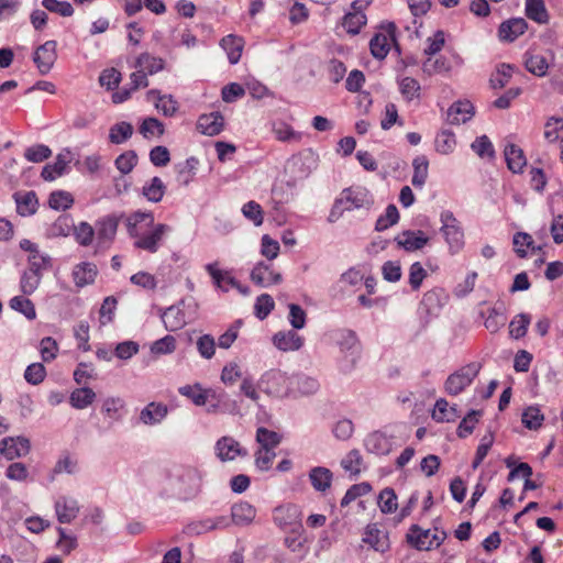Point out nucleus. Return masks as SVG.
Instances as JSON below:
<instances>
[{"mask_svg":"<svg viewBox=\"0 0 563 563\" xmlns=\"http://www.w3.org/2000/svg\"><path fill=\"white\" fill-rule=\"evenodd\" d=\"M374 203L369 191L361 186L349 187L341 191L328 216L330 223L336 222L346 211L356 209H369Z\"/></svg>","mask_w":563,"mask_h":563,"instance_id":"nucleus-1","label":"nucleus"},{"mask_svg":"<svg viewBox=\"0 0 563 563\" xmlns=\"http://www.w3.org/2000/svg\"><path fill=\"white\" fill-rule=\"evenodd\" d=\"M258 388L265 394L274 397L289 396L294 388L291 387V377L279 369H271L264 373L258 383Z\"/></svg>","mask_w":563,"mask_h":563,"instance_id":"nucleus-2","label":"nucleus"},{"mask_svg":"<svg viewBox=\"0 0 563 563\" xmlns=\"http://www.w3.org/2000/svg\"><path fill=\"white\" fill-rule=\"evenodd\" d=\"M481 368L479 363L472 362L449 375L444 382L445 393L450 396L460 395L477 377Z\"/></svg>","mask_w":563,"mask_h":563,"instance_id":"nucleus-3","label":"nucleus"},{"mask_svg":"<svg viewBox=\"0 0 563 563\" xmlns=\"http://www.w3.org/2000/svg\"><path fill=\"white\" fill-rule=\"evenodd\" d=\"M440 222L442 224L440 231L449 245L450 252L452 254L460 252L464 245V233L453 212L450 210L442 211Z\"/></svg>","mask_w":563,"mask_h":563,"instance_id":"nucleus-4","label":"nucleus"},{"mask_svg":"<svg viewBox=\"0 0 563 563\" xmlns=\"http://www.w3.org/2000/svg\"><path fill=\"white\" fill-rule=\"evenodd\" d=\"M202 477V472L197 467H181L176 475L178 495L184 499L195 497L201 488Z\"/></svg>","mask_w":563,"mask_h":563,"instance_id":"nucleus-5","label":"nucleus"},{"mask_svg":"<svg viewBox=\"0 0 563 563\" xmlns=\"http://www.w3.org/2000/svg\"><path fill=\"white\" fill-rule=\"evenodd\" d=\"M152 227L151 232L141 234L139 231V236H133L135 239L134 247L148 253H156L159 250L164 236L172 231V227L165 223H157Z\"/></svg>","mask_w":563,"mask_h":563,"instance_id":"nucleus-6","label":"nucleus"},{"mask_svg":"<svg viewBox=\"0 0 563 563\" xmlns=\"http://www.w3.org/2000/svg\"><path fill=\"white\" fill-rule=\"evenodd\" d=\"M446 534L444 531L431 533V530H422L419 526L413 525L408 534V541L418 550H430L440 547Z\"/></svg>","mask_w":563,"mask_h":563,"instance_id":"nucleus-7","label":"nucleus"},{"mask_svg":"<svg viewBox=\"0 0 563 563\" xmlns=\"http://www.w3.org/2000/svg\"><path fill=\"white\" fill-rule=\"evenodd\" d=\"M214 452L221 462H231L238 456L246 457L249 455L247 450L230 435H223L217 440Z\"/></svg>","mask_w":563,"mask_h":563,"instance_id":"nucleus-8","label":"nucleus"},{"mask_svg":"<svg viewBox=\"0 0 563 563\" xmlns=\"http://www.w3.org/2000/svg\"><path fill=\"white\" fill-rule=\"evenodd\" d=\"M56 47V41L51 40L46 41L35 49L33 54V62L41 75L48 74L53 68L57 59Z\"/></svg>","mask_w":563,"mask_h":563,"instance_id":"nucleus-9","label":"nucleus"},{"mask_svg":"<svg viewBox=\"0 0 563 563\" xmlns=\"http://www.w3.org/2000/svg\"><path fill=\"white\" fill-rule=\"evenodd\" d=\"M30 449V440L24 437H8L2 439L0 442V453L7 460H14L18 457L25 456L26 454H29Z\"/></svg>","mask_w":563,"mask_h":563,"instance_id":"nucleus-10","label":"nucleus"},{"mask_svg":"<svg viewBox=\"0 0 563 563\" xmlns=\"http://www.w3.org/2000/svg\"><path fill=\"white\" fill-rule=\"evenodd\" d=\"M251 280L261 287H268L271 285L280 284L283 277L279 273L273 269L271 264L260 262L251 272Z\"/></svg>","mask_w":563,"mask_h":563,"instance_id":"nucleus-11","label":"nucleus"},{"mask_svg":"<svg viewBox=\"0 0 563 563\" xmlns=\"http://www.w3.org/2000/svg\"><path fill=\"white\" fill-rule=\"evenodd\" d=\"M184 305L185 301L181 300L162 312L161 318L167 331L174 332L183 329L187 324V316L183 308Z\"/></svg>","mask_w":563,"mask_h":563,"instance_id":"nucleus-12","label":"nucleus"},{"mask_svg":"<svg viewBox=\"0 0 563 563\" xmlns=\"http://www.w3.org/2000/svg\"><path fill=\"white\" fill-rule=\"evenodd\" d=\"M168 415V407L164 402L151 401L148 402L139 415V420L144 426L161 424Z\"/></svg>","mask_w":563,"mask_h":563,"instance_id":"nucleus-13","label":"nucleus"},{"mask_svg":"<svg viewBox=\"0 0 563 563\" xmlns=\"http://www.w3.org/2000/svg\"><path fill=\"white\" fill-rule=\"evenodd\" d=\"M397 245L407 252L422 250L429 242V238L421 230H407L395 239Z\"/></svg>","mask_w":563,"mask_h":563,"instance_id":"nucleus-14","label":"nucleus"},{"mask_svg":"<svg viewBox=\"0 0 563 563\" xmlns=\"http://www.w3.org/2000/svg\"><path fill=\"white\" fill-rule=\"evenodd\" d=\"M364 446L368 453L387 455L393 450V441L384 432L374 431L365 438Z\"/></svg>","mask_w":563,"mask_h":563,"instance_id":"nucleus-15","label":"nucleus"},{"mask_svg":"<svg viewBox=\"0 0 563 563\" xmlns=\"http://www.w3.org/2000/svg\"><path fill=\"white\" fill-rule=\"evenodd\" d=\"M13 200L16 206V212L21 217H31L38 209V199L33 190L16 191L13 194Z\"/></svg>","mask_w":563,"mask_h":563,"instance_id":"nucleus-16","label":"nucleus"},{"mask_svg":"<svg viewBox=\"0 0 563 563\" xmlns=\"http://www.w3.org/2000/svg\"><path fill=\"white\" fill-rule=\"evenodd\" d=\"M224 126V118L220 112L201 114L197 121V129L205 135L214 136L221 133Z\"/></svg>","mask_w":563,"mask_h":563,"instance_id":"nucleus-17","label":"nucleus"},{"mask_svg":"<svg viewBox=\"0 0 563 563\" xmlns=\"http://www.w3.org/2000/svg\"><path fill=\"white\" fill-rule=\"evenodd\" d=\"M473 115V104L468 100H459L449 108L446 121L450 124L459 125L471 120Z\"/></svg>","mask_w":563,"mask_h":563,"instance_id":"nucleus-18","label":"nucleus"},{"mask_svg":"<svg viewBox=\"0 0 563 563\" xmlns=\"http://www.w3.org/2000/svg\"><path fill=\"white\" fill-rule=\"evenodd\" d=\"M55 511L60 523H70L79 514L78 501L74 498L62 496L55 501Z\"/></svg>","mask_w":563,"mask_h":563,"instance_id":"nucleus-19","label":"nucleus"},{"mask_svg":"<svg viewBox=\"0 0 563 563\" xmlns=\"http://www.w3.org/2000/svg\"><path fill=\"white\" fill-rule=\"evenodd\" d=\"M273 344L283 352L297 351L303 345V339L294 330L279 331L274 334Z\"/></svg>","mask_w":563,"mask_h":563,"instance_id":"nucleus-20","label":"nucleus"},{"mask_svg":"<svg viewBox=\"0 0 563 563\" xmlns=\"http://www.w3.org/2000/svg\"><path fill=\"white\" fill-rule=\"evenodd\" d=\"M528 27V23L522 18H514L503 22L499 25L498 35L501 41L514 42L522 35Z\"/></svg>","mask_w":563,"mask_h":563,"instance_id":"nucleus-21","label":"nucleus"},{"mask_svg":"<svg viewBox=\"0 0 563 563\" xmlns=\"http://www.w3.org/2000/svg\"><path fill=\"white\" fill-rule=\"evenodd\" d=\"M291 387L294 391L290 395L309 396L319 390L320 384L314 377L298 374L291 377Z\"/></svg>","mask_w":563,"mask_h":563,"instance_id":"nucleus-22","label":"nucleus"},{"mask_svg":"<svg viewBox=\"0 0 563 563\" xmlns=\"http://www.w3.org/2000/svg\"><path fill=\"white\" fill-rule=\"evenodd\" d=\"M461 413L457 410L456 406H451L449 401L444 398H439L435 401L432 419L437 422H454L457 418H460Z\"/></svg>","mask_w":563,"mask_h":563,"instance_id":"nucleus-23","label":"nucleus"},{"mask_svg":"<svg viewBox=\"0 0 563 563\" xmlns=\"http://www.w3.org/2000/svg\"><path fill=\"white\" fill-rule=\"evenodd\" d=\"M230 526V518L227 516H218L214 518H207L191 523L188 529L191 533L202 534L208 531L224 529Z\"/></svg>","mask_w":563,"mask_h":563,"instance_id":"nucleus-24","label":"nucleus"},{"mask_svg":"<svg viewBox=\"0 0 563 563\" xmlns=\"http://www.w3.org/2000/svg\"><path fill=\"white\" fill-rule=\"evenodd\" d=\"M206 271L212 277L214 285L223 291H229L230 288L239 286V282L229 272L218 268L217 262L207 264Z\"/></svg>","mask_w":563,"mask_h":563,"instance_id":"nucleus-25","label":"nucleus"},{"mask_svg":"<svg viewBox=\"0 0 563 563\" xmlns=\"http://www.w3.org/2000/svg\"><path fill=\"white\" fill-rule=\"evenodd\" d=\"M309 481L317 492H325L331 487L333 473L324 466H316L309 471Z\"/></svg>","mask_w":563,"mask_h":563,"instance_id":"nucleus-26","label":"nucleus"},{"mask_svg":"<svg viewBox=\"0 0 563 563\" xmlns=\"http://www.w3.org/2000/svg\"><path fill=\"white\" fill-rule=\"evenodd\" d=\"M256 516V509L249 503L234 504L231 508L230 525H250Z\"/></svg>","mask_w":563,"mask_h":563,"instance_id":"nucleus-27","label":"nucleus"},{"mask_svg":"<svg viewBox=\"0 0 563 563\" xmlns=\"http://www.w3.org/2000/svg\"><path fill=\"white\" fill-rule=\"evenodd\" d=\"M274 522L280 528H287L298 522L299 510L294 505L276 507L273 512Z\"/></svg>","mask_w":563,"mask_h":563,"instance_id":"nucleus-28","label":"nucleus"},{"mask_svg":"<svg viewBox=\"0 0 563 563\" xmlns=\"http://www.w3.org/2000/svg\"><path fill=\"white\" fill-rule=\"evenodd\" d=\"M97 274V266L87 262L76 265L73 269L75 285L80 288L92 284Z\"/></svg>","mask_w":563,"mask_h":563,"instance_id":"nucleus-29","label":"nucleus"},{"mask_svg":"<svg viewBox=\"0 0 563 563\" xmlns=\"http://www.w3.org/2000/svg\"><path fill=\"white\" fill-rule=\"evenodd\" d=\"M148 98L155 99V108L165 117H173L178 110V102L172 95H162L159 90L153 89L147 92Z\"/></svg>","mask_w":563,"mask_h":563,"instance_id":"nucleus-30","label":"nucleus"},{"mask_svg":"<svg viewBox=\"0 0 563 563\" xmlns=\"http://www.w3.org/2000/svg\"><path fill=\"white\" fill-rule=\"evenodd\" d=\"M178 393L189 398L196 406H203L210 397L214 398L216 393L211 389H203L199 384L194 386L185 385L179 387Z\"/></svg>","mask_w":563,"mask_h":563,"instance_id":"nucleus-31","label":"nucleus"},{"mask_svg":"<svg viewBox=\"0 0 563 563\" xmlns=\"http://www.w3.org/2000/svg\"><path fill=\"white\" fill-rule=\"evenodd\" d=\"M74 229V221L69 214L59 216L46 230L48 239L66 238Z\"/></svg>","mask_w":563,"mask_h":563,"instance_id":"nucleus-32","label":"nucleus"},{"mask_svg":"<svg viewBox=\"0 0 563 563\" xmlns=\"http://www.w3.org/2000/svg\"><path fill=\"white\" fill-rule=\"evenodd\" d=\"M119 225L115 216H107L97 222V236L99 243L110 242L114 239Z\"/></svg>","mask_w":563,"mask_h":563,"instance_id":"nucleus-33","label":"nucleus"},{"mask_svg":"<svg viewBox=\"0 0 563 563\" xmlns=\"http://www.w3.org/2000/svg\"><path fill=\"white\" fill-rule=\"evenodd\" d=\"M70 163L69 152L58 154L54 164H47L43 167L41 176L48 181L54 180L56 177L62 176Z\"/></svg>","mask_w":563,"mask_h":563,"instance_id":"nucleus-34","label":"nucleus"},{"mask_svg":"<svg viewBox=\"0 0 563 563\" xmlns=\"http://www.w3.org/2000/svg\"><path fill=\"white\" fill-rule=\"evenodd\" d=\"M548 58L542 54H534L527 52L525 54V67L534 76L543 77L549 69Z\"/></svg>","mask_w":563,"mask_h":563,"instance_id":"nucleus-35","label":"nucleus"},{"mask_svg":"<svg viewBox=\"0 0 563 563\" xmlns=\"http://www.w3.org/2000/svg\"><path fill=\"white\" fill-rule=\"evenodd\" d=\"M220 45L227 52L229 62L232 65L240 60L244 45L242 37L233 34L227 35L221 40Z\"/></svg>","mask_w":563,"mask_h":563,"instance_id":"nucleus-36","label":"nucleus"},{"mask_svg":"<svg viewBox=\"0 0 563 563\" xmlns=\"http://www.w3.org/2000/svg\"><path fill=\"white\" fill-rule=\"evenodd\" d=\"M505 158H506L508 168L512 173L522 172V168L527 164L523 151L515 144H508L505 147Z\"/></svg>","mask_w":563,"mask_h":563,"instance_id":"nucleus-37","label":"nucleus"},{"mask_svg":"<svg viewBox=\"0 0 563 563\" xmlns=\"http://www.w3.org/2000/svg\"><path fill=\"white\" fill-rule=\"evenodd\" d=\"M145 223L147 227L154 225V216L152 212L135 211L126 218V229L130 236H139V224Z\"/></svg>","mask_w":563,"mask_h":563,"instance_id":"nucleus-38","label":"nucleus"},{"mask_svg":"<svg viewBox=\"0 0 563 563\" xmlns=\"http://www.w3.org/2000/svg\"><path fill=\"white\" fill-rule=\"evenodd\" d=\"M96 399V393L90 387H81L71 391L69 404L75 409H85Z\"/></svg>","mask_w":563,"mask_h":563,"instance_id":"nucleus-39","label":"nucleus"},{"mask_svg":"<svg viewBox=\"0 0 563 563\" xmlns=\"http://www.w3.org/2000/svg\"><path fill=\"white\" fill-rule=\"evenodd\" d=\"M526 15L539 24L549 22V13L543 0H526Z\"/></svg>","mask_w":563,"mask_h":563,"instance_id":"nucleus-40","label":"nucleus"},{"mask_svg":"<svg viewBox=\"0 0 563 563\" xmlns=\"http://www.w3.org/2000/svg\"><path fill=\"white\" fill-rule=\"evenodd\" d=\"M413 175L411 178V184L416 188H422L428 178V169H429V161L427 156L419 155L412 161Z\"/></svg>","mask_w":563,"mask_h":563,"instance_id":"nucleus-41","label":"nucleus"},{"mask_svg":"<svg viewBox=\"0 0 563 563\" xmlns=\"http://www.w3.org/2000/svg\"><path fill=\"white\" fill-rule=\"evenodd\" d=\"M165 62L161 57L152 56L148 53H142L135 63V67L141 68L148 75H154L164 69Z\"/></svg>","mask_w":563,"mask_h":563,"instance_id":"nucleus-42","label":"nucleus"},{"mask_svg":"<svg viewBox=\"0 0 563 563\" xmlns=\"http://www.w3.org/2000/svg\"><path fill=\"white\" fill-rule=\"evenodd\" d=\"M435 150L442 155L451 154L456 146L455 134L446 129L441 130L435 137Z\"/></svg>","mask_w":563,"mask_h":563,"instance_id":"nucleus-43","label":"nucleus"},{"mask_svg":"<svg viewBox=\"0 0 563 563\" xmlns=\"http://www.w3.org/2000/svg\"><path fill=\"white\" fill-rule=\"evenodd\" d=\"M133 134V126L131 123L122 121L115 123L110 128L109 141L112 144H122L128 141Z\"/></svg>","mask_w":563,"mask_h":563,"instance_id":"nucleus-44","label":"nucleus"},{"mask_svg":"<svg viewBox=\"0 0 563 563\" xmlns=\"http://www.w3.org/2000/svg\"><path fill=\"white\" fill-rule=\"evenodd\" d=\"M389 37L385 34H376L369 42L372 55L377 59H384L390 49Z\"/></svg>","mask_w":563,"mask_h":563,"instance_id":"nucleus-45","label":"nucleus"},{"mask_svg":"<svg viewBox=\"0 0 563 563\" xmlns=\"http://www.w3.org/2000/svg\"><path fill=\"white\" fill-rule=\"evenodd\" d=\"M165 185L159 177H153L151 181L143 187L144 197L152 202H158L162 200L165 194Z\"/></svg>","mask_w":563,"mask_h":563,"instance_id":"nucleus-46","label":"nucleus"},{"mask_svg":"<svg viewBox=\"0 0 563 563\" xmlns=\"http://www.w3.org/2000/svg\"><path fill=\"white\" fill-rule=\"evenodd\" d=\"M280 441L282 435L273 430L264 427H260L256 430V442L260 444V448L275 449Z\"/></svg>","mask_w":563,"mask_h":563,"instance_id":"nucleus-47","label":"nucleus"},{"mask_svg":"<svg viewBox=\"0 0 563 563\" xmlns=\"http://www.w3.org/2000/svg\"><path fill=\"white\" fill-rule=\"evenodd\" d=\"M482 416L481 410L472 409L460 422L456 433L461 439L467 438L475 429L478 418Z\"/></svg>","mask_w":563,"mask_h":563,"instance_id":"nucleus-48","label":"nucleus"},{"mask_svg":"<svg viewBox=\"0 0 563 563\" xmlns=\"http://www.w3.org/2000/svg\"><path fill=\"white\" fill-rule=\"evenodd\" d=\"M74 205V198L70 192L65 190H55L48 197V206L54 210H67Z\"/></svg>","mask_w":563,"mask_h":563,"instance_id":"nucleus-49","label":"nucleus"},{"mask_svg":"<svg viewBox=\"0 0 563 563\" xmlns=\"http://www.w3.org/2000/svg\"><path fill=\"white\" fill-rule=\"evenodd\" d=\"M367 22L366 15L364 12H349L344 15L343 26L346 29L347 33L356 35L360 33L362 26H364Z\"/></svg>","mask_w":563,"mask_h":563,"instance_id":"nucleus-50","label":"nucleus"},{"mask_svg":"<svg viewBox=\"0 0 563 563\" xmlns=\"http://www.w3.org/2000/svg\"><path fill=\"white\" fill-rule=\"evenodd\" d=\"M506 320L507 318L501 307H493L489 309L484 324L489 332L496 333L506 324Z\"/></svg>","mask_w":563,"mask_h":563,"instance_id":"nucleus-51","label":"nucleus"},{"mask_svg":"<svg viewBox=\"0 0 563 563\" xmlns=\"http://www.w3.org/2000/svg\"><path fill=\"white\" fill-rule=\"evenodd\" d=\"M531 318L527 313L517 314L509 323V334L518 340L526 335Z\"/></svg>","mask_w":563,"mask_h":563,"instance_id":"nucleus-52","label":"nucleus"},{"mask_svg":"<svg viewBox=\"0 0 563 563\" xmlns=\"http://www.w3.org/2000/svg\"><path fill=\"white\" fill-rule=\"evenodd\" d=\"M544 416L538 406H529L523 412L521 421L527 429L537 430L542 426Z\"/></svg>","mask_w":563,"mask_h":563,"instance_id":"nucleus-53","label":"nucleus"},{"mask_svg":"<svg viewBox=\"0 0 563 563\" xmlns=\"http://www.w3.org/2000/svg\"><path fill=\"white\" fill-rule=\"evenodd\" d=\"M273 133L280 142H298L301 134L296 132L289 124L285 122H276L273 124Z\"/></svg>","mask_w":563,"mask_h":563,"instance_id":"nucleus-54","label":"nucleus"},{"mask_svg":"<svg viewBox=\"0 0 563 563\" xmlns=\"http://www.w3.org/2000/svg\"><path fill=\"white\" fill-rule=\"evenodd\" d=\"M9 306L11 309L25 316V318H27L29 320H33L36 317V311L33 302L23 296L13 297L10 300Z\"/></svg>","mask_w":563,"mask_h":563,"instance_id":"nucleus-55","label":"nucleus"},{"mask_svg":"<svg viewBox=\"0 0 563 563\" xmlns=\"http://www.w3.org/2000/svg\"><path fill=\"white\" fill-rule=\"evenodd\" d=\"M398 220H399V212H398L397 207L395 205H388L385 210V213L382 214L377 219V221L375 223V230L377 232L385 231L388 228L396 224L398 222Z\"/></svg>","mask_w":563,"mask_h":563,"instance_id":"nucleus-56","label":"nucleus"},{"mask_svg":"<svg viewBox=\"0 0 563 563\" xmlns=\"http://www.w3.org/2000/svg\"><path fill=\"white\" fill-rule=\"evenodd\" d=\"M363 462V457L358 450H351L342 460L341 466L345 472H349L351 475H358L361 472V465Z\"/></svg>","mask_w":563,"mask_h":563,"instance_id":"nucleus-57","label":"nucleus"},{"mask_svg":"<svg viewBox=\"0 0 563 563\" xmlns=\"http://www.w3.org/2000/svg\"><path fill=\"white\" fill-rule=\"evenodd\" d=\"M514 73V67L510 64H501L495 74L492 75L489 82L492 88L501 89L510 80Z\"/></svg>","mask_w":563,"mask_h":563,"instance_id":"nucleus-58","label":"nucleus"},{"mask_svg":"<svg viewBox=\"0 0 563 563\" xmlns=\"http://www.w3.org/2000/svg\"><path fill=\"white\" fill-rule=\"evenodd\" d=\"M42 277V275L33 271H24L20 280V289L23 295H32L41 284Z\"/></svg>","mask_w":563,"mask_h":563,"instance_id":"nucleus-59","label":"nucleus"},{"mask_svg":"<svg viewBox=\"0 0 563 563\" xmlns=\"http://www.w3.org/2000/svg\"><path fill=\"white\" fill-rule=\"evenodd\" d=\"M77 243L81 246H89L95 236L93 228L86 221L80 222L78 225L74 224L73 231Z\"/></svg>","mask_w":563,"mask_h":563,"instance_id":"nucleus-60","label":"nucleus"},{"mask_svg":"<svg viewBox=\"0 0 563 563\" xmlns=\"http://www.w3.org/2000/svg\"><path fill=\"white\" fill-rule=\"evenodd\" d=\"M27 271H33L43 276V272L52 266V258L47 254H42L40 251L33 255H29Z\"/></svg>","mask_w":563,"mask_h":563,"instance_id":"nucleus-61","label":"nucleus"},{"mask_svg":"<svg viewBox=\"0 0 563 563\" xmlns=\"http://www.w3.org/2000/svg\"><path fill=\"white\" fill-rule=\"evenodd\" d=\"M125 407V402L120 397H108L103 400L102 412L113 420H120V411Z\"/></svg>","mask_w":563,"mask_h":563,"instance_id":"nucleus-62","label":"nucleus"},{"mask_svg":"<svg viewBox=\"0 0 563 563\" xmlns=\"http://www.w3.org/2000/svg\"><path fill=\"white\" fill-rule=\"evenodd\" d=\"M243 216L252 221L255 227H260L264 221V212L260 203L254 200L246 202L242 207Z\"/></svg>","mask_w":563,"mask_h":563,"instance_id":"nucleus-63","label":"nucleus"},{"mask_svg":"<svg viewBox=\"0 0 563 563\" xmlns=\"http://www.w3.org/2000/svg\"><path fill=\"white\" fill-rule=\"evenodd\" d=\"M196 347L199 355L206 360L213 357L216 353V341L211 334H202L196 342Z\"/></svg>","mask_w":563,"mask_h":563,"instance_id":"nucleus-64","label":"nucleus"}]
</instances>
